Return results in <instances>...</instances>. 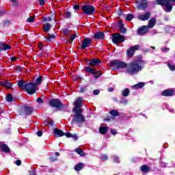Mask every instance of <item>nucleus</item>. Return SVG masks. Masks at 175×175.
<instances>
[{"mask_svg":"<svg viewBox=\"0 0 175 175\" xmlns=\"http://www.w3.org/2000/svg\"><path fill=\"white\" fill-rule=\"evenodd\" d=\"M75 107L73 111L75 114L73 116L74 122L80 126L81 124H84V117L81 115V106L83 105V98L79 97L74 103Z\"/></svg>","mask_w":175,"mask_h":175,"instance_id":"nucleus-1","label":"nucleus"},{"mask_svg":"<svg viewBox=\"0 0 175 175\" xmlns=\"http://www.w3.org/2000/svg\"><path fill=\"white\" fill-rule=\"evenodd\" d=\"M143 65L144 63L142 61L137 60L131 62L126 66V72L129 73V75H136L143 69Z\"/></svg>","mask_w":175,"mask_h":175,"instance_id":"nucleus-2","label":"nucleus"},{"mask_svg":"<svg viewBox=\"0 0 175 175\" xmlns=\"http://www.w3.org/2000/svg\"><path fill=\"white\" fill-rule=\"evenodd\" d=\"M156 2H157L158 5H163V10L167 13H170V12L173 9V5L169 3L170 0H156Z\"/></svg>","mask_w":175,"mask_h":175,"instance_id":"nucleus-3","label":"nucleus"},{"mask_svg":"<svg viewBox=\"0 0 175 175\" xmlns=\"http://www.w3.org/2000/svg\"><path fill=\"white\" fill-rule=\"evenodd\" d=\"M111 68H115V69H123L124 68H126V63L118 60H113L111 62Z\"/></svg>","mask_w":175,"mask_h":175,"instance_id":"nucleus-4","label":"nucleus"},{"mask_svg":"<svg viewBox=\"0 0 175 175\" xmlns=\"http://www.w3.org/2000/svg\"><path fill=\"white\" fill-rule=\"evenodd\" d=\"M36 90H38V86L35 83H29L26 85L25 91L29 95H32L36 92Z\"/></svg>","mask_w":175,"mask_h":175,"instance_id":"nucleus-5","label":"nucleus"},{"mask_svg":"<svg viewBox=\"0 0 175 175\" xmlns=\"http://www.w3.org/2000/svg\"><path fill=\"white\" fill-rule=\"evenodd\" d=\"M112 42L113 43H115V44L122 43L123 42H125V37L120 34H113L112 36Z\"/></svg>","mask_w":175,"mask_h":175,"instance_id":"nucleus-6","label":"nucleus"},{"mask_svg":"<svg viewBox=\"0 0 175 175\" xmlns=\"http://www.w3.org/2000/svg\"><path fill=\"white\" fill-rule=\"evenodd\" d=\"M82 12L85 13V14L91 15L95 12V8L90 5H85L82 6Z\"/></svg>","mask_w":175,"mask_h":175,"instance_id":"nucleus-7","label":"nucleus"},{"mask_svg":"<svg viewBox=\"0 0 175 175\" xmlns=\"http://www.w3.org/2000/svg\"><path fill=\"white\" fill-rule=\"evenodd\" d=\"M147 0H137V9L138 10H144L147 8Z\"/></svg>","mask_w":175,"mask_h":175,"instance_id":"nucleus-8","label":"nucleus"},{"mask_svg":"<svg viewBox=\"0 0 175 175\" xmlns=\"http://www.w3.org/2000/svg\"><path fill=\"white\" fill-rule=\"evenodd\" d=\"M139 49H140V45H135L134 46L129 49L126 51V54L128 57H133V54H135V51H136V50H139Z\"/></svg>","mask_w":175,"mask_h":175,"instance_id":"nucleus-9","label":"nucleus"},{"mask_svg":"<svg viewBox=\"0 0 175 175\" xmlns=\"http://www.w3.org/2000/svg\"><path fill=\"white\" fill-rule=\"evenodd\" d=\"M50 106L52 107H61V102L57 98H53L49 101Z\"/></svg>","mask_w":175,"mask_h":175,"instance_id":"nucleus-10","label":"nucleus"},{"mask_svg":"<svg viewBox=\"0 0 175 175\" xmlns=\"http://www.w3.org/2000/svg\"><path fill=\"white\" fill-rule=\"evenodd\" d=\"M91 42H92L91 40V38H85L82 42L81 49H87V47H90V45L91 44Z\"/></svg>","mask_w":175,"mask_h":175,"instance_id":"nucleus-11","label":"nucleus"},{"mask_svg":"<svg viewBox=\"0 0 175 175\" xmlns=\"http://www.w3.org/2000/svg\"><path fill=\"white\" fill-rule=\"evenodd\" d=\"M148 28L146 25L142 26L141 28L138 29L137 33L138 35H144L148 32Z\"/></svg>","mask_w":175,"mask_h":175,"instance_id":"nucleus-12","label":"nucleus"},{"mask_svg":"<svg viewBox=\"0 0 175 175\" xmlns=\"http://www.w3.org/2000/svg\"><path fill=\"white\" fill-rule=\"evenodd\" d=\"M150 16H151V14L150 12H146L144 14L139 15L138 18L141 21H147V20H148V18H150Z\"/></svg>","mask_w":175,"mask_h":175,"instance_id":"nucleus-13","label":"nucleus"},{"mask_svg":"<svg viewBox=\"0 0 175 175\" xmlns=\"http://www.w3.org/2000/svg\"><path fill=\"white\" fill-rule=\"evenodd\" d=\"M53 135L55 137H62V136H65V133L58 129H55L53 130Z\"/></svg>","mask_w":175,"mask_h":175,"instance_id":"nucleus-14","label":"nucleus"},{"mask_svg":"<svg viewBox=\"0 0 175 175\" xmlns=\"http://www.w3.org/2000/svg\"><path fill=\"white\" fill-rule=\"evenodd\" d=\"M100 62L101 61L99 59H92L90 61L88 65H90V66H97V65H99Z\"/></svg>","mask_w":175,"mask_h":175,"instance_id":"nucleus-15","label":"nucleus"},{"mask_svg":"<svg viewBox=\"0 0 175 175\" xmlns=\"http://www.w3.org/2000/svg\"><path fill=\"white\" fill-rule=\"evenodd\" d=\"M11 46L9 44L3 42H0V51H5L6 50H10Z\"/></svg>","mask_w":175,"mask_h":175,"instance_id":"nucleus-16","label":"nucleus"},{"mask_svg":"<svg viewBox=\"0 0 175 175\" xmlns=\"http://www.w3.org/2000/svg\"><path fill=\"white\" fill-rule=\"evenodd\" d=\"M161 95L163 96H173L174 95V91L170 90H165L162 92Z\"/></svg>","mask_w":175,"mask_h":175,"instance_id":"nucleus-17","label":"nucleus"},{"mask_svg":"<svg viewBox=\"0 0 175 175\" xmlns=\"http://www.w3.org/2000/svg\"><path fill=\"white\" fill-rule=\"evenodd\" d=\"M156 23L157 20L155 19V18H152L148 21V25L146 27H148L149 29L151 28H154V26L155 25Z\"/></svg>","mask_w":175,"mask_h":175,"instance_id":"nucleus-18","label":"nucleus"},{"mask_svg":"<svg viewBox=\"0 0 175 175\" xmlns=\"http://www.w3.org/2000/svg\"><path fill=\"white\" fill-rule=\"evenodd\" d=\"M27 84L28 83H26L25 81L23 80L18 81V86L20 88V90H26Z\"/></svg>","mask_w":175,"mask_h":175,"instance_id":"nucleus-19","label":"nucleus"},{"mask_svg":"<svg viewBox=\"0 0 175 175\" xmlns=\"http://www.w3.org/2000/svg\"><path fill=\"white\" fill-rule=\"evenodd\" d=\"M22 109L25 111L26 114H32L33 109L31 107L25 106Z\"/></svg>","mask_w":175,"mask_h":175,"instance_id":"nucleus-20","label":"nucleus"},{"mask_svg":"<svg viewBox=\"0 0 175 175\" xmlns=\"http://www.w3.org/2000/svg\"><path fill=\"white\" fill-rule=\"evenodd\" d=\"M94 38L95 39H105V34L103 32H97L94 34Z\"/></svg>","mask_w":175,"mask_h":175,"instance_id":"nucleus-21","label":"nucleus"},{"mask_svg":"<svg viewBox=\"0 0 175 175\" xmlns=\"http://www.w3.org/2000/svg\"><path fill=\"white\" fill-rule=\"evenodd\" d=\"M83 167H84V163H79L75 166V170H76V172H80V170H83Z\"/></svg>","mask_w":175,"mask_h":175,"instance_id":"nucleus-22","label":"nucleus"},{"mask_svg":"<svg viewBox=\"0 0 175 175\" xmlns=\"http://www.w3.org/2000/svg\"><path fill=\"white\" fill-rule=\"evenodd\" d=\"M0 85H3L5 88H12V83L8 81H0Z\"/></svg>","mask_w":175,"mask_h":175,"instance_id":"nucleus-23","label":"nucleus"},{"mask_svg":"<svg viewBox=\"0 0 175 175\" xmlns=\"http://www.w3.org/2000/svg\"><path fill=\"white\" fill-rule=\"evenodd\" d=\"M141 172H143L144 173H148V172H150V167L146 165H143L141 166Z\"/></svg>","mask_w":175,"mask_h":175,"instance_id":"nucleus-24","label":"nucleus"},{"mask_svg":"<svg viewBox=\"0 0 175 175\" xmlns=\"http://www.w3.org/2000/svg\"><path fill=\"white\" fill-rule=\"evenodd\" d=\"M85 69L88 73H92V75H95L96 73V69L95 68H92L91 67H85Z\"/></svg>","mask_w":175,"mask_h":175,"instance_id":"nucleus-25","label":"nucleus"},{"mask_svg":"<svg viewBox=\"0 0 175 175\" xmlns=\"http://www.w3.org/2000/svg\"><path fill=\"white\" fill-rule=\"evenodd\" d=\"M50 29H51V25H50V23H46L44 25L43 31H44V32H49Z\"/></svg>","mask_w":175,"mask_h":175,"instance_id":"nucleus-26","label":"nucleus"},{"mask_svg":"<svg viewBox=\"0 0 175 175\" xmlns=\"http://www.w3.org/2000/svg\"><path fill=\"white\" fill-rule=\"evenodd\" d=\"M144 87V83H139L133 86V90H139V88H143Z\"/></svg>","mask_w":175,"mask_h":175,"instance_id":"nucleus-27","label":"nucleus"},{"mask_svg":"<svg viewBox=\"0 0 175 175\" xmlns=\"http://www.w3.org/2000/svg\"><path fill=\"white\" fill-rule=\"evenodd\" d=\"M109 131V129L107 127H100L99 132L102 135H105Z\"/></svg>","mask_w":175,"mask_h":175,"instance_id":"nucleus-28","label":"nucleus"},{"mask_svg":"<svg viewBox=\"0 0 175 175\" xmlns=\"http://www.w3.org/2000/svg\"><path fill=\"white\" fill-rule=\"evenodd\" d=\"M75 151V152H77V154H79V155H80L81 157H84V155H85L84 152L80 148H76Z\"/></svg>","mask_w":175,"mask_h":175,"instance_id":"nucleus-29","label":"nucleus"},{"mask_svg":"<svg viewBox=\"0 0 175 175\" xmlns=\"http://www.w3.org/2000/svg\"><path fill=\"white\" fill-rule=\"evenodd\" d=\"M109 114H111V116H113L114 117H118V116H120V113H118V111H117V110L110 111Z\"/></svg>","mask_w":175,"mask_h":175,"instance_id":"nucleus-30","label":"nucleus"},{"mask_svg":"<svg viewBox=\"0 0 175 175\" xmlns=\"http://www.w3.org/2000/svg\"><path fill=\"white\" fill-rule=\"evenodd\" d=\"M122 96H128L129 95V89L126 88L122 91Z\"/></svg>","mask_w":175,"mask_h":175,"instance_id":"nucleus-31","label":"nucleus"},{"mask_svg":"<svg viewBox=\"0 0 175 175\" xmlns=\"http://www.w3.org/2000/svg\"><path fill=\"white\" fill-rule=\"evenodd\" d=\"M1 150H3L4 152H9V151H10L9 146H7L6 144H3L1 146Z\"/></svg>","mask_w":175,"mask_h":175,"instance_id":"nucleus-32","label":"nucleus"},{"mask_svg":"<svg viewBox=\"0 0 175 175\" xmlns=\"http://www.w3.org/2000/svg\"><path fill=\"white\" fill-rule=\"evenodd\" d=\"M126 21H131V20H133V14H129L125 17Z\"/></svg>","mask_w":175,"mask_h":175,"instance_id":"nucleus-33","label":"nucleus"},{"mask_svg":"<svg viewBox=\"0 0 175 175\" xmlns=\"http://www.w3.org/2000/svg\"><path fill=\"white\" fill-rule=\"evenodd\" d=\"M46 39L47 42H51V40H53V39H55V35H54V34L49 35L47 37H46Z\"/></svg>","mask_w":175,"mask_h":175,"instance_id":"nucleus-34","label":"nucleus"},{"mask_svg":"<svg viewBox=\"0 0 175 175\" xmlns=\"http://www.w3.org/2000/svg\"><path fill=\"white\" fill-rule=\"evenodd\" d=\"M42 80H43V77L39 76L36 81V85H39L42 83Z\"/></svg>","mask_w":175,"mask_h":175,"instance_id":"nucleus-35","label":"nucleus"},{"mask_svg":"<svg viewBox=\"0 0 175 175\" xmlns=\"http://www.w3.org/2000/svg\"><path fill=\"white\" fill-rule=\"evenodd\" d=\"M168 68H170V70L174 71L175 70V65L173 63H169L167 64Z\"/></svg>","mask_w":175,"mask_h":175,"instance_id":"nucleus-36","label":"nucleus"},{"mask_svg":"<svg viewBox=\"0 0 175 175\" xmlns=\"http://www.w3.org/2000/svg\"><path fill=\"white\" fill-rule=\"evenodd\" d=\"M6 100L8 102H13V97L12 96V94H8L6 96Z\"/></svg>","mask_w":175,"mask_h":175,"instance_id":"nucleus-37","label":"nucleus"},{"mask_svg":"<svg viewBox=\"0 0 175 175\" xmlns=\"http://www.w3.org/2000/svg\"><path fill=\"white\" fill-rule=\"evenodd\" d=\"M35 21V16H30L27 19V23H33Z\"/></svg>","mask_w":175,"mask_h":175,"instance_id":"nucleus-38","label":"nucleus"},{"mask_svg":"<svg viewBox=\"0 0 175 175\" xmlns=\"http://www.w3.org/2000/svg\"><path fill=\"white\" fill-rule=\"evenodd\" d=\"M72 16V13L69 12H66L64 14V17L66 18H70V17Z\"/></svg>","mask_w":175,"mask_h":175,"instance_id":"nucleus-39","label":"nucleus"},{"mask_svg":"<svg viewBox=\"0 0 175 175\" xmlns=\"http://www.w3.org/2000/svg\"><path fill=\"white\" fill-rule=\"evenodd\" d=\"M119 28L122 33H125V32H126V30L124 28V25H121L120 26H119Z\"/></svg>","mask_w":175,"mask_h":175,"instance_id":"nucleus-40","label":"nucleus"},{"mask_svg":"<svg viewBox=\"0 0 175 175\" xmlns=\"http://www.w3.org/2000/svg\"><path fill=\"white\" fill-rule=\"evenodd\" d=\"M94 78L95 79H98V77H100V76H102V73L99 71H98L96 72V74H94Z\"/></svg>","mask_w":175,"mask_h":175,"instance_id":"nucleus-41","label":"nucleus"},{"mask_svg":"<svg viewBox=\"0 0 175 175\" xmlns=\"http://www.w3.org/2000/svg\"><path fill=\"white\" fill-rule=\"evenodd\" d=\"M14 6H18V1L17 0H10Z\"/></svg>","mask_w":175,"mask_h":175,"instance_id":"nucleus-42","label":"nucleus"},{"mask_svg":"<svg viewBox=\"0 0 175 175\" xmlns=\"http://www.w3.org/2000/svg\"><path fill=\"white\" fill-rule=\"evenodd\" d=\"M100 158H101V159H102L103 161H107V156L105 155V154H103V155H101Z\"/></svg>","mask_w":175,"mask_h":175,"instance_id":"nucleus-43","label":"nucleus"},{"mask_svg":"<svg viewBox=\"0 0 175 175\" xmlns=\"http://www.w3.org/2000/svg\"><path fill=\"white\" fill-rule=\"evenodd\" d=\"M37 102L40 104L41 103H43V98H42V97H39L38 99H37Z\"/></svg>","mask_w":175,"mask_h":175,"instance_id":"nucleus-44","label":"nucleus"},{"mask_svg":"<svg viewBox=\"0 0 175 175\" xmlns=\"http://www.w3.org/2000/svg\"><path fill=\"white\" fill-rule=\"evenodd\" d=\"M49 160L51 161V162H54V161H57V157H49Z\"/></svg>","mask_w":175,"mask_h":175,"instance_id":"nucleus-45","label":"nucleus"},{"mask_svg":"<svg viewBox=\"0 0 175 175\" xmlns=\"http://www.w3.org/2000/svg\"><path fill=\"white\" fill-rule=\"evenodd\" d=\"M75 39H76V34L71 36L70 40V42H73V40H75Z\"/></svg>","mask_w":175,"mask_h":175,"instance_id":"nucleus-46","label":"nucleus"},{"mask_svg":"<svg viewBox=\"0 0 175 175\" xmlns=\"http://www.w3.org/2000/svg\"><path fill=\"white\" fill-rule=\"evenodd\" d=\"M113 160H114V162H116L117 163L120 162V160L118 159V157L117 156H114Z\"/></svg>","mask_w":175,"mask_h":175,"instance_id":"nucleus-47","label":"nucleus"},{"mask_svg":"<svg viewBox=\"0 0 175 175\" xmlns=\"http://www.w3.org/2000/svg\"><path fill=\"white\" fill-rule=\"evenodd\" d=\"M63 33L64 35H69V29H64Z\"/></svg>","mask_w":175,"mask_h":175,"instance_id":"nucleus-48","label":"nucleus"},{"mask_svg":"<svg viewBox=\"0 0 175 175\" xmlns=\"http://www.w3.org/2000/svg\"><path fill=\"white\" fill-rule=\"evenodd\" d=\"M15 164L17 165V166H20L21 165V160H17L15 161Z\"/></svg>","mask_w":175,"mask_h":175,"instance_id":"nucleus-49","label":"nucleus"},{"mask_svg":"<svg viewBox=\"0 0 175 175\" xmlns=\"http://www.w3.org/2000/svg\"><path fill=\"white\" fill-rule=\"evenodd\" d=\"M99 92H100L99 90H94L93 94L94 95H99Z\"/></svg>","mask_w":175,"mask_h":175,"instance_id":"nucleus-50","label":"nucleus"},{"mask_svg":"<svg viewBox=\"0 0 175 175\" xmlns=\"http://www.w3.org/2000/svg\"><path fill=\"white\" fill-rule=\"evenodd\" d=\"M42 135H43V132L42 131H38L37 132V136H39V137H40V136H42Z\"/></svg>","mask_w":175,"mask_h":175,"instance_id":"nucleus-51","label":"nucleus"},{"mask_svg":"<svg viewBox=\"0 0 175 175\" xmlns=\"http://www.w3.org/2000/svg\"><path fill=\"white\" fill-rule=\"evenodd\" d=\"M38 1H39V3H40V6L44 5V0H38Z\"/></svg>","mask_w":175,"mask_h":175,"instance_id":"nucleus-52","label":"nucleus"},{"mask_svg":"<svg viewBox=\"0 0 175 175\" xmlns=\"http://www.w3.org/2000/svg\"><path fill=\"white\" fill-rule=\"evenodd\" d=\"M38 47L39 50H42L43 49V44L42 42L39 43Z\"/></svg>","mask_w":175,"mask_h":175,"instance_id":"nucleus-53","label":"nucleus"},{"mask_svg":"<svg viewBox=\"0 0 175 175\" xmlns=\"http://www.w3.org/2000/svg\"><path fill=\"white\" fill-rule=\"evenodd\" d=\"M161 50L163 53H167V51H169V48H161Z\"/></svg>","mask_w":175,"mask_h":175,"instance_id":"nucleus-54","label":"nucleus"},{"mask_svg":"<svg viewBox=\"0 0 175 175\" xmlns=\"http://www.w3.org/2000/svg\"><path fill=\"white\" fill-rule=\"evenodd\" d=\"M64 135L66 136V137H71L72 133H64Z\"/></svg>","mask_w":175,"mask_h":175,"instance_id":"nucleus-55","label":"nucleus"},{"mask_svg":"<svg viewBox=\"0 0 175 175\" xmlns=\"http://www.w3.org/2000/svg\"><path fill=\"white\" fill-rule=\"evenodd\" d=\"M111 135H117V131L114 129H111Z\"/></svg>","mask_w":175,"mask_h":175,"instance_id":"nucleus-56","label":"nucleus"},{"mask_svg":"<svg viewBox=\"0 0 175 175\" xmlns=\"http://www.w3.org/2000/svg\"><path fill=\"white\" fill-rule=\"evenodd\" d=\"M73 8L75 10H79V9H80V6L75 5H74Z\"/></svg>","mask_w":175,"mask_h":175,"instance_id":"nucleus-57","label":"nucleus"},{"mask_svg":"<svg viewBox=\"0 0 175 175\" xmlns=\"http://www.w3.org/2000/svg\"><path fill=\"white\" fill-rule=\"evenodd\" d=\"M71 137L74 139V140H77V135H72Z\"/></svg>","mask_w":175,"mask_h":175,"instance_id":"nucleus-58","label":"nucleus"},{"mask_svg":"<svg viewBox=\"0 0 175 175\" xmlns=\"http://www.w3.org/2000/svg\"><path fill=\"white\" fill-rule=\"evenodd\" d=\"M79 92H81V93L85 92V88H81Z\"/></svg>","mask_w":175,"mask_h":175,"instance_id":"nucleus-59","label":"nucleus"},{"mask_svg":"<svg viewBox=\"0 0 175 175\" xmlns=\"http://www.w3.org/2000/svg\"><path fill=\"white\" fill-rule=\"evenodd\" d=\"M16 59H17V58L16 57H10V60L12 61V62H14V61H16Z\"/></svg>","mask_w":175,"mask_h":175,"instance_id":"nucleus-60","label":"nucleus"},{"mask_svg":"<svg viewBox=\"0 0 175 175\" xmlns=\"http://www.w3.org/2000/svg\"><path fill=\"white\" fill-rule=\"evenodd\" d=\"M109 92H113L114 91V89L113 88H108Z\"/></svg>","mask_w":175,"mask_h":175,"instance_id":"nucleus-61","label":"nucleus"},{"mask_svg":"<svg viewBox=\"0 0 175 175\" xmlns=\"http://www.w3.org/2000/svg\"><path fill=\"white\" fill-rule=\"evenodd\" d=\"M51 17H48L44 19V21H51Z\"/></svg>","mask_w":175,"mask_h":175,"instance_id":"nucleus-62","label":"nucleus"},{"mask_svg":"<svg viewBox=\"0 0 175 175\" xmlns=\"http://www.w3.org/2000/svg\"><path fill=\"white\" fill-rule=\"evenodd\" d=\"M49 125H54V122H53V120H49Z\"/></svg>","mask_w":175,"mask_h":175,"instance_id":"nucleus-63","label":"nucleus"},{"mask_svg":"<svg viewBox=\"0 0 175 175\" xmlns=\"http://www.w3.org/2000/svg\"><path fill=\"white\" fill-rule=\"evenodd\" d=\"M118 24H119V27H121V25H122V21H120L118 22Z\"/></svg>","mask_w":175,"mask_h":175,"instance_id":"nucleus-64","label":"nucleus"}]
</instances>
